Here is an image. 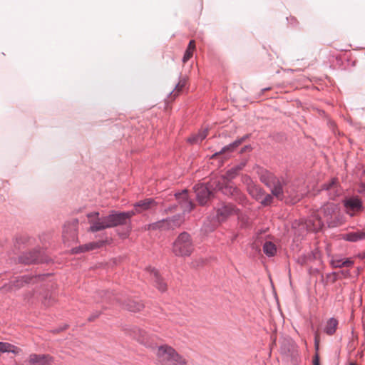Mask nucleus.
Segmentation results:
<instances>
[{"label": "nucleus", "instance_id": "bb28decb", "mask_svg": "<svg viewBox=\"0 0 365 365\" xmlns=\"http://www.w3.org/2000/svg\"><path fill=\"white\" fill-rule=\"evenodd\" d=\"M244 139H245V137H243V138H242L240 139L236 140L233 143H230V144H229L227 145L224 146L221 149V150L220 152L215 153L213 155V157L217 155L218 154L224 153H225L227 151H229V152L233 151L237 147H238L242 143Z\"/></svg>", "mask_w": 365, "mask_h": 365}, {"label": "nucleus", "instance_id": "58836bf2", "mask_svg": "<svg viewBox=\"0 0 365 365\" xmlns=\"http://www.w3.org/2000/svg\"><path fill=\"white\" fill-rule=\"evenodd\" d=\"M319 340L318 333L316 332L315 336H314V346H315L316 350H318V349H319Z\"/></svg>", "mask_w": 365, "mask_h": 365}, {"label": "nucleus", "instance_id": "20e7f679", "mask_svg": "<svg viewBox=\"0 0 365 365\" xmlns=\"http://www.w3.org/2000/svg\"><path fill=\"white\" fill-rule=\"evenodd\" d=\"M158 362L160 365H187L185 359L180 356L169 346H158L156 352Z\"/></svg>", "mask_w": 365, "mask_h": 365}, {"label": "nucleus", "instance_id": "f3484780", "mask_svg": "<svg viewBox=\"0 0 365 365\" xmlns=\"http://www.w3.org/2000/svg\"><path fill=\"white\" fill-rule=\"evenodd\" d=\"M155 204L156 202L153 198H146L135 202L134 208L130 211H136V215L137 213L151 209Z\"/></svg>", "mask_w": 365, "mask_h": 365}, {"label": "nucleus", "instance_id": "393cba45", "mask_svg": "<svg viewBox=\"0 0 365 365\" xmlns=\"http://www.w3.org/2000/svg\"><path fill=\"white\" fill-rule=\"evenodd\" d=\"M98 247H100V244L98 242H90L73 248V252L78 254L89 250H93Z\"/></svg>", "mask_w": 365, "mask_h": 365}, {"label": "nucleus", "instance_id": "9d476101", "mask_svg": "<svg viewBox=\"0 0 365 365\" xmlns=\"http://www.w3.org/2000/svg\"><path fill=\"white\" fill-rule=\"evenodd\" d=\"M322 191L326 192L331 200H334L336 197L341 195L342 192L336 178H332L329 182L324 183Z\"/></svg>", "mask_w": 365, "mask_h": 365}, {"label": "nucleus", "instance_id": "1a4fd4ad", "mask_svg": "<svg viewBox=\"0 0 365 365\" xmlns=\"http://www.w3.org/2000/svg\"><path fill=\"white\" fill-rule=\"evenodd\" d=\"M175 197L183 213H189L193 210L195 205L190 200L187 190H183L180 192H176Z\"/></svg>", "mask_w": 365, "mask_h": 365}, {"label": "nucleus", "instance_id": "79ce46f5", "mask_svg": "<svg viewBox=\"0 0 365 365\" xmlns=\"http://www.w3.org/2000/svg\"><path fill=\"white\" fill-rule=\"evenodd\" d=\"M177 206L178 205H174L173 206L168 207L167 209L165 210V212H173L174 210H175Z\"/></svg>", "mask_w": 365, "mask_h": 365}, {"label": "nucleus", "instance_id": "b1692460", "mask_svg": "<svg viewBox=\"0 0 365 365\" xmlns=\"http://www.w3.org/2000/svg\"><path fill=\"white\" fill-rule=\"evenodd\" d=\"M248 192L255 200L260 202L265 191L259 186L252 185L248 187Z\"/></svg>", "mask_w": 365, "mask_h": 365}, {"label": "nucleus", "instance_id": "cd10ccee", "mask_svg": "<svg viewBox=\"0 0 365 365\" xmlns=\"http://www.w3.org/2000/svg\"><path fill=\"white\" fill-rule=\"evenodd\" d=\"M244 139H245V137H243V138H242L240 139L236 140L233 143H230V144H229L227 145L224 146L221 149V150L220 152L215 153L213 155V157L217 155L218 154L224 153H225L227 151H229V152L233 151L237 147H238L242 143Z\"/></svg>", "mask_w": 365, "mask_h": 365}, {"label": "nucleus", "instance_id": "49530a36", "mask_svg": "<svg viewBox=\"0 0 365 365\" xmlns=\"http://www.w3.org/2000/svg\"><path fill=\"white\" fill-rule=\"evenodd\" d=\"M349 365H356V364H354L351 363V364H350Z\"/></svg>", "mask_w": 365, "mask_h": 365}, {"label": "nucleus", "instance_id": "423d86ee", "mask_svg": "<svg viewBox=\"0 0 365 365\" xmlns=\"http://www.w3.org/2000/svg\"><path fill=\"white\" fill-rule=\"evenodd\" d=\"M106 299L109 301L115 299L122 304L123 308L133 312H139L144 307L143 304L138 299H128L126 301L122 302L121 299L118 296L114 295L110 292L106 294Z\"/></svg>", "mask_w": 365, "mask_h": 365}, {"label": "nucleus", "instance_id": "4be33fe9", "mask_svg": "<svg viewBox=\"0 0 365 365\" xmlns=\"http://www.w3.org/2000/svg\"><path fill=\"white\" fill-rule=\"evenodd\" d=\"M246 165V161H242L238 165L233 166L229 169L225 174V178L228 180H231L235 178L240 170H242Z\"/></svg>", "mask_w": 365, "mask_h": 365}, {"label": "nucleus", "instance_id": "2f4dec72", "mask_svg": "<svg viewBox=\"0 0 365 365\" xmlns=\"http://www.w3.org/2000/svg\"><path fill=\"white\" fill-rule=\"evenodd\" d=\"M165 223L166 220L163 219L161 220H159L158 222L150 223L148 225L147 229L148 230H165Z\"/></svg>", "mask_w": 365, "mask_h": 365}, {"label": "nucleus", "instance_id": "0eeeda50", "mask_svg": "<svg viewBox=\"0 0 365 365\" xmlns=\"http://www.w3.org/2000/svg\"><path fill=\"white\" fill-rule=\"evenodd\" d=\"M19 260L24 264L42 263L46 261L41 249H34L31 251L24 252L19 257Z\"/></svg>", "mask_w": 365, "mask_h": 365}, {"label": "nucleus", "instance_id": "9b49d317", "mask_svg": "<svg viewBox=\"0 0 365 365\" xmlns=\"http://www.w3.org/2000/svg\"><path fill=\"white\" fill-rule=\"evenodd\" d=\"M196 198L200 205H205L210 197L212 192L204 184H197L194 186Z\"/></svg>", "mask_w": 365, "mask_h": 365}, {"label": "nucleus", "instance_id": "a19ab883", "mask_svg": "<svg viewBox=\"0 0 365 365\" xmlns=\"http://www.w3.org/2000/svg\"><path fill=\"white\" fill-rule=\"evenodd\" d=\"M185 86V82H179L178 84H176L175 90H178V91H180Z\"/></svg>", "mask_w": 365, "mask_h": 365}, {"label": "nucleus", "instance_id": "e433bc0d", "mask_svg": "<svg viewBox=\"0 0 365 365\" xmlns=\"http://www.w3.org/2000/svg\"><path fill=\"white\" fill-rule=\"evenodd\" d=\"M354 262L350 259H345L341 262L342 267H350L353 265Z\"/></svg>", "mask_w": 365, "mask_h": 365}, {"label": "nucleus", "instance_id": "dca6fc26", "mask_svg": "<svg viewBox=\"0 0 365 365\" xmlns=\"http://www.w3.org/2000/svg\"><path fill=\"white\" fill-rule=\"evenodd\" d=\"M52 360V357L48 354H30L29 363L31 365H48Z\"/></svg>", "mask_w": 365, "mask_h": 365}, {"label": "nucleus", "instance_id": "39448f33", "mask_svg": "<svg viewBox=\"0 0 365 365\" xmlns=\"http://www.w3.org/2000/svg\"><path fill=\"white\" fill-rule=\"evenodd\" d=\"M194 250V245L189 233H180L173 245V252L178 257L190 256Z\"/></svg>", "mask_w": 365, "mask_h": 365}, {"label": "nucleus", "instance_id": "6e6552de", "mask_svg": "<svg viewBox=\"0 0 365 365\" xmlns=\"http://www.w3.org/2000/svg\"><path fill=\"white\" fill-rule=\"evenodd\" d=\"M239 210L231 203H222L216 208V220L221 222L226 220L230 216L237 214Z\"/></svg>", "mask_w": 365, "mask_h": 365}, {"label": "nucleus", "instance_id": "f704fd0d", "mask_svg": "<svg viewBox=\"0 0 365 365\" xmlns=\"http://www.w3.org/2000/svg\"><path fill=\"white\" fill-rule=\"evenodd\" d=\"M343 260L344 259L339 256L333 257L331 259V265L335 268H341L342 267L341 262H343Z\"/></svg>", "mask_w": 365, "mask_h": 365}, {"label": "nucleus", "instance_id": "4c0bfd02", "mask_svg": "<svg viewBox=\"0 0 365 365\" xmlns=\"http://www.w3.org/2000/svg\"><path fill=\"white\" fill-rule=\"evenodd\" d=\"M101 314V312H93L89 317H88V321L90 322H92L95 319H96L97 317H98Z\"/></svg>", "mask_w": 365, "mask_h": 365}, {"label": "nucleus", "instance_id": "7ed1b4c3", "mask_svg": "<svg viewBox=\"0 0 365 365\" xmlns=\"http://www.w3.org/2000/svg\"><path fill=\"white\" fill-rule=\"evenodd\" d=\"M260 180L268 188L271 193L279 200L284 199V180L282 178H279L273 173L265 171L260 176Z\"/></svg>", "mask_w": 365, "mask_h": 365}, {"label": "nucleus", "instance_id": "f257e3e1", "mask_svg": "<svg viewBox=\"0 0 365 365\" xmlns=\"http://www.w3.org/2000/svg\"><path fill=\"white\" fill-rule=\"evenodd\" d=\"M345 222L344 216L338 204L327 202L324 204L318 212L313 213L307 221V227L314 232H319L326 223L329 228H335L342 225Z\"/></svg>", "mask_w": 365, "mask_h": 365}, {"label": "nucleus", "instance_id": "473e14b6", "mask_svg": "<svg viewBox=\"0 0 365 365\" xmlns=\"http://www.w3.org/2000/svg\"><path fill=\"white\" fill-rule=\"evenodd\" d=\"M15 346L9 343L6 342H0V352L6 353V352H12L14 353L15 351L14 349Z\"/></svg>", "mask_w": 365, "mask_h": 365}, {"label": "nucleus", "instance_id": "ddd939ff", "mask_svg": "<svg viewBox=\"0 0 365 365\" xmlns=\"http://www.w3.org/2000/svg\"><path fill=\"white\" fill-rule=\"evenodd\" d=\"M344 205L346 208L354 212H361L364 210L362 200L356 195L346 199Z\"/></svg>", "mask_w": 365, "mask_h": 365}, {"label": "nucleus", "instance_id": "c03bdc74", "mask_svg": "<svg viewBox=\"0 0 365 365\" xmlns=\"http://www.w3.org/2000/svg\"><path fill=\"white\" fill-rule=\"evenodd\" d=\"M172 321L175 322V323H179L180 324L181 322H178L177 321L176 319H175L174 318L173 319H171Z\"/></svg>", "mask_w": 365, "mask_h": 365}, {"label": "nucleus", "instance_id": "a878e982", "mask_svg": "<svg viewBox=\"0 0 365 365\" xmlns=\"http://www.w3.org/2000/svg\"><path fill=\"white\" fill-rule=\"evenodd\" d=\"M208 129L205 128L200 130L198 133L195 134L187 139V141L192 144H197L202 142L207 135Z\"/></svg>", "mask_w": 365, "mask_h": 365}, {"label": "nucleus", "instance_id": "7c9ffc66", "mask_svg": "<svg viewBox=\"0 0 365 365\" xmlns=\"http://www.w3.org/2000/svg\"><path fill=\"white\" fill-rule=\"evenodd\" d=\"M195 48V43L194 40H191L189 42L188 47L187 50L185 52V54L182 58V61L184 63L187 62L192 56V51Z\"/></svg>", "mask_w": 365, "mask_h": 365}, {"label": "nucleus", "instance_id": "412c9836", "mask_svg": "<svg viewBox=\"0 0 365 365\" xmlns=\"http://www.w3.org/2000/svg\"><path fill=\"white\" fill-rule=\"evenodd\" d=\"M133 336L141 344L148 346L150 345L148 341V334L145 330L139 328H134L133 330Z\"/></svg>", "mask_w": 365, "mask_h": 365}, {"label": "nucleus", "instance_id": "a211bd4d", "mask_svg": "<svg viewBox=\"0 0 365 365\" xmlns=\"http://www.w3.org/2000/svg\"><path fill=\"white\" fill-rule=\"evenodd\" d=\"M220 189L223 195L230 196L237 201H242L243 199V196H242L240 191L236 187L227 185Z\"/></svg>", "mask_w": 365, "mask_h": 365}, {"label": "nucleus", "instance_id": "72a5a7b5", "mask_svg": "<svg viewBox=\"0 0 365 365\" xmlns=\"http://www.w3.org/2000/svg\"><path fill=\"white\" fill-rule=\"evenodd\" d=\"M273 196L272 193L267 194L264 192V195H263L259 203L264 207L270 205L273 202Z\"/></svg>", "mask_w": 365, "mask_h": 365}, {"label": "nucleus", "instance_id": "ea45409f", "mask_svg": "<svg viewBox=\"0 0 365 365\" xmlns=\"http://www.w3.org/2000/svg\"><path fill=\"white\" fill-rule=\"evenodd\" d=\"M313 364L314 365H320L319 364V357L317 354H315L314 359H313Z\"/></svg>", "mask_w": 365, "mask_h": 365}, {"label": "nucleus", "instance_id": "c756f323", "mask_svg": "<svg viewBox=\"0 0 365 365\" xmlns=\"http://www.w3.org/2000/svg\"><path fill=\"white\" fill-rule=\"evenodd\" d=\"M263 252L268 257H273L277 252L276 245L271 241H267L263 245Z\"/></svg>", "mask_w": 365, "mask_h": 365}, {"label": "nucleus", "instance_id": "aec40b11", "mask_svg": "<svg viewBox=\"0 0 365 365\" xmlns=\"http://www.w3.org/2000/svg\"><path fill=\"white\" fill-rule=\"evenodd\" d=\"M166 220L165 229L174 230L179 227L184 221V217L182 214H178L172 217L165 219Z\"/></svg>", "mask_w": 365, "mask_h": 365}, {"label": "nucleus", "instance_id": "f8f14e48", "mask_svg": "<svg viewBox=\"0 0 365 365\" xmlns=\"http://www.w3.org/2000/svg\"><path fill=\"white\" fill-rule=\"evenodd\" d=\"M341 238L350 242H357L365 240V229L356 230L341 235Z\"/></svg>", "mask_w": 365, "mask_h": 365}, {"label": "nucleus", "instance_id": "c85d7f7f", "mask_svg": "<svg viewBox=\"0 0 365 365\" xmlns=\"http://www.w3.org/2000/svg\"><path fill=\"white\" fill-rule=\"evenodd\" d=\"M244 139H245V137H243V138H242L240 139L236 140L233 143H230V144H229L227 145L224 146L221 149V150L220 152L215 153L213 155V157L217 155L218 154L224 153H225L227 151H229V152L233 151L237 147H238L242 143Z\"/></svg>", "mask_w": 365, "mask_h": 365}, {"label": "nucleus", "instance_id": "5701e85b", "mask_svg": "<svg viewBox=\"0 0 365 365\" xmlns=\"http://www.w3.org/2000/svg\"><path fill=\"white\" fill-rule=\"evenodd\" d=\"M338 324L339 323H338V321L336 319H335L334 317L329 318L327 321V322L324 325V333H326L327 335H329V336L333 335L336 332Z\"/></svg>", "mask_w": 365, "mask_h": 365}, {"label": "nucleus", "instance_id": "2eb2a0df", "mask_svg": "<svg viewBox=\"0 0 365 365\" xmlns=\"http://www.w3.org/2000/svg\"><path fill=\"white\" fill-rule=\"evenodd\" d=\"M33 279V277H31L28 275H24L16 278L15 280L12 281L9 284H5L2 289H6L7 291H12L13 288L19 289L23 287L25 284L30 283Z\"/></svg>", "mask_w": 365, "mask_h": 365}, {"label": "nucleus", "instance_id": "4468645a", "mask_svg": "<svg viewBox=\"0 0 365 365\" xmlns=\"http://www.w3.org/2000/svg\"><path fill=\"white\" fill-rule=\"evenodd\" d=\"M148 271L150 272V278L156 288L162 292H165L167 289V284L160 277L158 271L154 267H149Z\"/></svg>", "mask_w": 365, "mask_h": 365}, {"label": "nucleus", "instance_id": "f03ea898", "mask_svg": "<svg viewBox=\"0 0 365 365\" xmlns=\"http://www.w3.org/2000/svg\"><path fill=\"white\" fill-rule=\"evenodd\" d=\"M136 211L118 212L110 211L108 215L99 217L98 212L87 214L90 224L89 231L96 232L108 228L130 224V219Z\"/></svg>", "mask_w": 365, "mask_h": 365}, {"label": "nucleus", "instance_id": "37998d69", "mask_svg": "<svg viewBox=\"0 0 365 365\" xmlns=\"http://www.w3.org/2000/svg\"><path fill=\"white\" fill-rule=\"evenodd\" d=\"M341 274L344 276V277H349L350 275V273L349 271H341Z\"/></svg>", "mask_w": 365, "mask_h": 365}, {"label": "nucleus", "instance_id": "c9c22d12", "mask_svg": "<svg viewBox=\"0 0 365 365\" xmlns=\"http://www.w3.org/2000/svg\"><path fill=\"white\" fill-rule=\"evenodd\" d=\"M357 192L365 197V182L359 183L357 189Z\"/></svg>", "mask_w": 365, "mask_h": 365}, {"label": "nucleus", "instance_id": "a18cd8bd", "mask_svg": "<svg viewBox=\"0 0 365 365\" xmlns=\"http://www.w3.org/2000/svg\"><path fill=\"white\" fill-rule=\"evenodd\" d=\"M269 89V88H267L263 89V91H267Z\"/></svg>", "mask_w": 365, "mask_h": 365}, {"label": "nucleus", "instance_id": "6ab92c4d", "mask_svg": "<svg viewBox=\"0 0 365 365\" xmlns=\"http://www.w3.org/2000/svg\"><path fill=\"white\" fill-rule=\"evenodd\" d=\"M284 195L290 199L292 203H296L299 201L302 197V194L299 192V188L295 185L284 187Z\"/></svg>", "mask_w": 365, "mask_h": 365}]
</instances>
